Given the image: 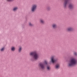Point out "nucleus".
Returning <instances> with one entry per match:
<instances>
[{"label": "nucleus", "instance_id": "39448f33", "mask_svg": "<svg viewBox=\"0 0 77 77\" xmlns=\"http://www.w3.org/2000/svg\"><path fill=\"white\" fill-rule=\"evenodd\" d=\"M69 2V0H64V2L63 6L65 8H66L67 6V4Z\"/></svg>", "mask_w": 77, "mask_h": 77}, {"label": "nucleus", "instance_id": "f03ea898", "mask_svg": "<svg viewBox=\"0 0 77 77\" xmlns=\"http://www.w3.org/2000/svg\"><path fill=\"white\" fill-rule=\"evenodd\" d=\"M29 54L31 56L33 57L34 60H37V59H38V57H39V56L36 51L31 52Z\"/></svg>", "mask_w": 77, "mask_h": 77}, {"label": "nucleus", "instance_id": "2eb2a0df", "mask_svg": "<svg viewBox=\"0 0 77 77\" xmlns=\"http://www.w3.org/2000/svg\"><path fill=\"white\" fill-rule=\"evenodd\" d=\"M47 69L48 70H50V67L49 66H47Z\"/></svg>", "mask_w": 77, "mask_h": 77}, {"label": "nucleus", "instance_id": "f8f14e48", "mask_svg": "<svg viewBox=\"0 0 77 77\" xmlns=\"http://www.w3.org/2000/svg\"><path fill=\"white\" fill-rule=\"evenodd\" d=\"M11 50L12 51H14L15 50V48L14 47H12L11 48Z\"/></svg>", "mask_w": 77, "mask_h": 77}, {"label": "nucleus", "instance_id": "f3484780", "mask_svg": "<svg viewBox=\"0 0 77 77\" xmlns=\"http://www.w3.org/2000/svg\"><path fill=\"white\" fill-rule=\"evenodd\" d=\"M4 50H5V48H3L1 49V51H4Z\"/></svg>", "mask_w": 77, "mask_h": 77}, {"label": "nucleus", "instance_id": "dca6fc26", "mask_svg": "<svg viewBox=\"0 0 77 77\" xmlns=\"http://www.w3.org/2000/svg\"><path fill=\"white\" fill-rule=\"evenodd\" d=\"M47 11H50V7H48L47 8Z\"/></svg>", "mask_w": 77, "mask_h": 77}, {"label": "nucleus", "instance_id": "aec40b11", "mask_svg": "<svg viewBox=\"0 0 77 77\" xmlns=\"http://www.w3.org/2000/svg\"><path fill=\"white\" fill-rule=\"evenodd\" d=\"M13 0H7V1L8 2H11V1H12Z\"/></svg>", "mask_w": 77, "mask_h": 77}, {"label": "nucleus", "instance_id": "4468645a", "mask_svg": "<svg viewBox=\"0 0 77 77\" xmlns=\"http://www.w3.org/2000/svg\"><path fill=\"white\" fill-rule=\"evenodd\" d=\"M17 9H18V7H16L14 8L13 11H17Z\"/></svg>", "mask_w": 77, "mask_h": 77}, {"label": "nucleus", "instance_id": "6ab92c4d", "mask_svg": "<svg viewBox=\"0 0 77 77\" xmlns=\"http://www.w3.org/2000/svg\"><path fill=\"white\" fill-rule=\"evenodd\" d=\"M29 25L30 26H33V24H32V23H29Z\"/></svg>", "mask_w": 77, "mask_h": 77}, {"label": "nucleus", "instance_id": "6e6552de", "mask_svg": "<svg viewBox=\"0 0 77 77\" xmlns=\"http://www.w3.org/2000/svg\"><path fill=\"white\" fill-rule=\"evenodd\" d=\"M74 5L72 4H69V8L70 9H73L74 8Z\"/></svg>", "mask_w": 77, "mask_h": 77}, {"label": "nucleus", "instance_id": "1a4fd4ad", "mask_svg": "<svg viewBox=\"0 0 77 77\" xmlns=\"http://www.w3.org/2000/svg\"><path fill=\"white\" fill-rule=\"evenodd\" d=\"M52 27L54 29H56L57 28V25L55 24H53L52 25Z\"/></svg>", "mask_w": 77, "mask_h": 77}, {"label": "nucleus", "instance_id": "a211bd4d", "mask_svg": "<svg viewBox=\"0 0 77 77\" xmlns=\"http://www.w3.org/2000/svg\"><path fill=\"white\" fill-rule=\"evenodd\" d=\"M74 55H75V56H77V53L76 52H74Z\"/></svg>", "mask_w": 77, "mask_h": 77}, {"label": "nucleus", "instance_id": "ddd939ff", "mask_svg": "<svg viewBox=\"0 0 77 77\" xmlns=\"http://www.w3.org/2000/svg\"><path fill=\"white\" fill-rule=\"evenodd\" d=\"M22 50V47H20L19 48V52H21Z\"/></svg>", "mask_w": 77, "mask_h": 77}, {"label": "nucleus", "instance_id": "9d476101", "mask_svg": "<svg viewBox=\"0 0 77 77\" xmlns=\"http://www.w3.org/2000/svg\"><path fill=\"white\" fill-rule=\"evenodd\" d=\"M60 67V65L59 64H57L55 66V68L56 69H58Z\"/></svg>", "mask_w": 77, "mask_h": 77}, {"label": "nucleus", "instance_id": "423d86ee", "mask_svg": "<svg viewBox=\"0 0 77 77\" xmlns=\"http://www.w3.org/2000/svg\"><path fill=\"white\" fill-rule=\"evenodd\" d=\"M56 60L55 59L54 57L52 56L51 58V62H52L53 63H54L55 62H56Z\"/></svg>", "mask_w": 77, "mask_h": 77}, {"label": "nucleus", "instance_id": "9b49d317", "mask_svg": "<svg viewBox=\"0 0 77 77\" xmlns=\"http://www.w3.org/2000/svg\"><path fill=\"white\" fill-rule=\"evenodd\" d=\"M40 22L41 23H42V24H44L45 23L43 19H40Z\"/></svg>", "mask_w": 77, "mask_h": 77}, {"label": "nucleus", "instance_id": "20e7f679", "mask_svg": "<svg viewBox=\"0 0 77 77\" xmlns=\"http://www.w3.org/2000/svg\"><path fill=\"white\" fill-rule=\"evenodd\" d=\"M37 6L36 4H34L32 5L31 11L32 12H34L36 9Z\"/></svg>", "mask_w": 77, "mask_h": 77}, {"label": "nucleus", "instance_id": "7ed1b4c3", "mask_svg": "<svg viewBox=\"0 0 77 77\" xmlns=\"http://www.w3.org/2000/svg\"><path fill=\"white\" fill-rule=\"evenodd\" d=\"M48 65V63L47 61H45L43 63H40L39 64V66L42 69H44L45 68V66Z\"/></svg>", "mask_w": 77, "mask_h": 77}, {"label": "nucleus", "instance_id": "f257e3e1", "mask_svg": "<svg viewBox=\"0 0 77 77\" xmlns=\"http://www.w3.org/2000/svg\"><path fill=\"white\" fill-rule=\"evenodd\" d=\"M77 64V60L74 58H72L70 61V62L69 63V66H73Z\"/></svg>", "mask_w": 77, "mask_h": 77}, {"label": "nucleus", "instance_id": "0eeeda50", "mask_svg": "<svg viewBox=\"0 0 77 77\" xmlns=\"http://www.w3.org/2000/svg\"><path fill=\"white\" fill-rule=\"evenodd\" d=\"M66 30L68 32H71L73 30V28L72 27H68L66 29Z\"/></svg>", "mask_w": 77, "mask_h": 77}]
</instances>
